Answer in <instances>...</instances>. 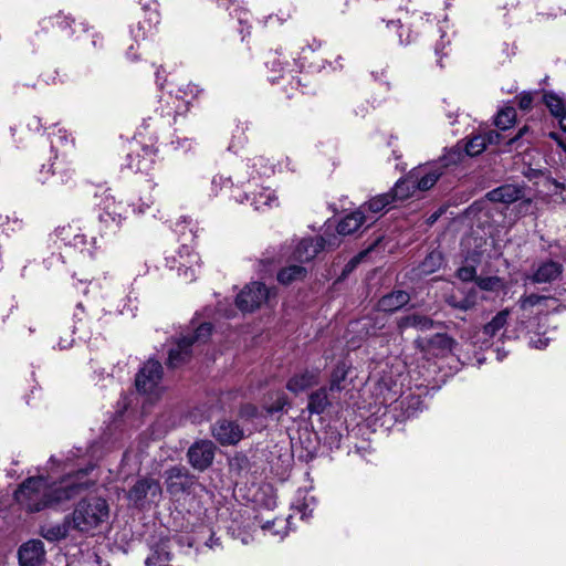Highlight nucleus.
<instances>
[{"label":"nucleus","mask_w":566,"mask_h":566,"mask_svg":"<svg viewBox=\"0 0 566 566\" xmlns=\"http://www.w3.org/2000/svg\"><path fill=\"white\" fill-rule=\"evenodd\" d=\"M287 405V398L284 395L277 397V399L266 408L268 413L273 415L280 412Z\"/></svg>","instance_id":"obj_41"},{"label":"nucleus","mask_w":566,"mask_h":566,"mask_svg":"<svg viewBox=\"0 0 566 566\" xmlns=\"http://www.w3.org/2000/svg\"><path fill=\"white\" fill-rule=\"evenodd\" d=\"M212 436L221 444L230 446L238 443L242 439L243 431L235 422L221 420L213 426Z\"/></svg>","instance_id":"obj_13"},{"label":"nucleus","mask_w":566,"mask_h":566,"mask_svg":"<svg viewBox=\"0 0 566 566\" xmlns=\"http://www.w3.org/2000/svg\"><path fill=\"white\" fill-rule=\"evenodd\" d=\"M524 197V188L517 185H502L485 195L491 202L511 205Z\"/></svg>","instance_id":"obj_15"},{"label":"nucleus","mask_w":566,"mask_h":566,"mask_svg":"<svg viewBox=\"0 0 566 566\" xmlns=\"http://www.w3.org/2000/svg\"><path fill=\"white\" fill-rule=\"evenodd\" d=\"M56 24L62 30L71 29V24L74 22L73 19L66 15H57L56 18Z\"/></svg>","instance_id":"obj_44"},{"label":"nucleus","mask_w":566,"mask_h":566,"mask_svg":"<svg viewBox=\"0 0 566 566\" xmlns=\"http://www.w3.org/2000/svg\"><path fill=\"white\" fill-rule=\"evenodd\" d=\"M560 128L566 132V109L557 117Z\"/></svg>","instance_id":"obj_46"},{"label":"nucleus","mask_w":566,"mask_h":566,"mask_svg":"<svg viewBox=\"0 0 566 566\" xmlns=\"http://www.w3.org/2000/svg\"><path fill=\"white\" fill-rule=\"evenodd\" d=\"M195 484V475L185 467H172L166 471L167 491L171 495L189 492Z\"/></svg>","instance_id":"obj_9"},{"label":"nucleus","mask_w":566,"mask_h":566,"mask_svg":"<svg viewBox=\"0 0 566 566\" xmlns=\"http://www.w3.org/2000/svg\"><path fill=\"white\" fill-rule=\"evenodd\" d=\"M544 102L556 118L566 109L563 99L554 94H545Z\"/></svg>","instance_id":"obj_36"},{"label":"nucleus","mask_w":566,"mask_h":566,"mask_svg":"<svg viewBox=\"0 0 566 566\" xmlns=\"http://www.w3.org/2000/svg\"><path fill=\"white\" fill-rule=\"evenodd\" d=\"M442 175L443 170L437 163L429 167H419L411 171V178L416 181L417 189L421 191L431 189Z\"/></svg>","instance_id":"obj_14"},{"label":"nucleus","mask_w":566,"mask_h":566,"mask_svg":"<svg viewBox=\"0 0 566 566\" xmlns=\"http://www.w3.org/2000/svg\"><path fill=\"white\" fill-rule=\"evenodd\" d=\"M347 374H348V368L346 366L345 363H338L332 374H331V378H329V386H328V390L329 391H340L344 387H343V381H345L346 377H347Z\"/></svg>","instance_id":"obj_30"},{"label":"nucleus","mask_w":566,"mask_h":566,"mask_svg":"<svg viewBox=\"0 0 566 566\" xmlns=\"http://www.w3.org/2000/svg\"><path fill=\"white\" fill-rule=\"evenodd\" d=\"M244 410H245L249 415H253V413H254V411H255V408H254V407H252V406H247V407L244 408Z\"/></svg>","instance_id":"obj_53"},{"label":"nucleus","mask_w":566,"mask_h":566,"mask_svg":"<svg viewBox=\"0 0 566 566\" xmlns=\"http://www.w3.org/2000/svg\"><path fill=\"white\" fill-rule=\"evenodd\" d=\"M270 293L263 283L253 282L238 294L237 306L242 312H253L270 298Z\"/></svg>","instance_id":"obj_6"},{"label":"nucleus","mask_w":566,"mask_h":566,"mask_svg":"<svg viewBox=\"0 0 566 566\" xmlns=\"http://www.w3.org/2000/svg\"><path fill=\"white\" fill-rule=\"evenodd\" d=\"M252 205L254 206L255 210H261L263 207L271 208L273 206H277V197L275 196L274 191L264 189L254 195Z\"/></svg>","instance_id":"obj_32"},{"label":"nucleus","mask_w":566,"mask_h":566,"mask_svg":"<svg viewBox=\"0 0 566 566\" xmlns=\"http://www.w3.org/2000/svg\"><path fill=\"white\" fill-rule=\"evenodd\" d=\"M386 27L389 29V30H394L397 32L398 34V40H399V43L400 44H409L411 42V38H410V33L407 32V36L406 39H403V27L400 24V21L399 20H391V21H388Z\"/></svg>","instance_id":"obj_38"},{"label":"nucleus","mask_w":566,"mask_h":566,"mask_svg":"<svg viewBox=\"0 0 566 566\" xmlns=\"http://www.w3.org/2000/svg\"><path fill=\"white\" fill-rule=\"evenodd\" d=\"M212 332V325L210 323L200 324L196 331L188 336H184L176 345L171 348L168 354V366L170 368H177L189 360L191 357V346L195 343H206Z\"/></svg>","instance_id":"obj_4"},{"label":"nucleus","mask_w":566,"mask_h":566,"mask_svg":"<svg viewBox=\"0 0 566 566\" xmlns=\"http://www.w3.org/2000/svg\"><path fill=\"white\" fill-rule=\"evenodd\" d=\"M549 137H551V138H553V139H555V140H557V139H558V135H557V133H554V132L549 133Z\"/></svg>","instance_id":"obj_55"},{"label":"nucleus","mask_w":566,"mask_h":566,"mask_svg":"<svg viewBox=\"0 0 566 566\" xmlns=\"http://www.w3.org/2000/svg\"><path fill=\"white\" fill-rule=\"evenodd\" d=\"M275 522H276L275 520H274V521H268V522L262 526V527H263V530H271V528H272V526H274Z\"/></svg>","instance_id":"obj_51"},{"label":"nucleus","mask_w":566,"mask_h":566,"mask_svg":"<svg viewBox=\"0 0 566 566\" xmlns=\"http://www.w3.org/2000/svg\"><path fill=\"white\" fill-rule=\"evenodd\" d=\"M93 468H90L92 470ZM88 468L78 471L75 475H69L59 483L46 486V509L59 507L64 503L80 496L94 485V481L86 479Z\"/></svg>","instance_id":"obj_2"},{"label":"nucleus","mask_w":566,"mask_h":566,"mask_svg":"<svg viewBox=\"0 0 566 566\" xmlns=\"http://www.w3.org/2000/svg\"><path fill=\"white\" fill-rule=\"evenodd\" d=\"M442 254L439 251L430 252L419 265L421 274L428 275L440 269Z\"/></svg>","instance_id":"obj_31"},{"label":"nucleus","mask_w":566,"mask_h":566,"mask_svg":"<svg viewBox=\"0 0 566 566\" xmlns=\"http://www.w3.org/2000/svg\"><path fill=\"white\" fill-rule=\"evenodd\" d=\"M545 300H546V296H543V295H537V294L525 295L520 298V306L522 310H526L528 307H533V306L539 304L541 302H543Z\"/></svg>","instance_id":"obj_39"},{"label":"nucleus","mask_w":566,"mask_h":566,"mask_svg":"<svg viewBox=\"0 0 566 566\" xmlns=\"http://www.w3.org/2000/svg\"><path fill=\"white\" fill-rule=\"evenodd\" d=\"M416 189V181L413 180V178H411L410 172L406 178L399 179L395 184V187L389 192L394 201L396 202L409 198L415 192Z\"/></svg>","instance_id":"obj_26"},{"label":"nucleus","mask_w":566,"mask_h":566,"mask_svg":"<svg viewBox=\"0 0 566 566\" xmlns=\"http://www.w3.org/2000/svg\"><path fill=\"white\" fill-rule=\"evenodd\" d=\"M563 271L564 266L562 263L554 260H546L537 265L530 279L533 283H551L557 280Z\"/></svg>","instance_id":"obj_16"},{"label":"nucleus","mask_w":566,"mask_h":566,"mask_svg":"<svg viewBox=\"0 0 566 566\" xmlns=\"http://www.w3.org/2000/svg\"><path fill=\"white\" fill-rule=\"evenodd\" d=\"M127 212L128 209L122 203L108 205L101 213L99 220L109 232H116L122 227L123 221L126 219Z\"/></svg>","instance_id":"obj_18"},{"label":"nucleus","mask_w":566,"mask_h":566,"mask_svg":"<svg viewBox=\"0 0 566 566\" xmlns=\"http://www.w3.org/2000/svg\"><path fill=\"white\" fill-rule=\"evenodd\" d=\"M516 118V111L513 107H505L495 117V126L502 130L510 128Z\"/></svg>","instance_id":"obj_34"},{"label":"nucleus","mask_w":566,"mask_h":566,"mask_svg":"<svg viewBox=\"0 0 566 566\" xmlns=\"http://www.w3.org/2000/svg\"><path fill=\"white\" fill-rule=\"evenodd\" d=\"M394 199L390 195V192H386L382 195H378L370 199L366 205H364L361 208H367L368 211L373 213H378L382 211L390 203H394Z\"/></svg>","instance_id":"obj_33"},{"label":"nucleus","mask_w":566,"mask_h":566,"mask_svg":"<svg viewBox=\"0 0 566 566\" xmlns=\"http://www.w3.org/2000/svg\"><path fill=\"white\" fill-rule=\"evenodd\" d=\"M464 149L461 143H458L455 146L451 147L437 163L441 168H446L449 166L457 165L461 163L465 157Z\"/></svg>","instance_id":"obj_29"},{"label":"nucleus","mask_w":566,"mask_h":566,"mask_svg":"<svg viewBox=\"0 0 566 566\" xmlns=\"http://www.w3.org/2000/svg\"><path fill=\"white\" fill-rule=\"evenodd\" d=\"M144 205H145L147 208H149V207L153 205V201L145 202Z\"/></svg>","instance_id":"obj_57"},{"label":"nucleus","mask_w":566,"mask_h":566,"mask_svg":"<svg viewBox=\"0 0 566 566\" xmlns=\"http://www.w3.org/2000/svg\"><path fill=\"white\" fill-rule=\"evenodd\" d=\"M462 296L459 297L457 294H451L447 297L446 302L449 306L460 310V311H469L473 308L476 304L478 292L475 289H470L468 292L462 291Z\"/></svg>","instance_id":"obj_22"},{"label":"nucleus","mask_w":566,"mask_h":566,"mask_svg":"<svg viewBox=\"0 0 566 566\" xmlns=\"http://www.w3.org/2000/svg\"><path fill=\"white\" fill-rule=\"evenodd\" d=\"M327 390L326 387H321L308 396L307 410L311 415H321L331 406Z\"/></svg>","instance_id":"obj_23"},{"label":"nucleus","mask_w":566,"mask_h":566,"mask_svg":"<svg viewBox=\"0 0 566 566\" xmlns=\"http://www.w3.org/2000/svg\"><path fill=\"white\" fill-rule=\"evenodd\" d=\"M346 4H347V3L345 2L343 6H340V7L337 9V10H338V12H339L340 14H344V13H345V7H346Z\"/></svg>","instance_id":"obj_54"},{"label":"nucleus","mask_w":566,"mask_h":566,"mask_svg":"<svg viewBox=\"0 0 566 566\" xmlns=\"http://www.w3.org/2000/svg\"><path fill=\"white\" fill-rule=\"evenodd\" d=\"M410 327L417 328L422 332L429 331L434 327V322L430 317L420 314L407 315L398 321V328L400 331Z\"/></svg>","instance_id":"obj_24"},{"label":"nucleus","mask_w":566,"mask_h":566,"mask_svg":"<svg viewBox=\"0 0 566 566\" xmlns=\"http://www.w3.org/2000/svg\"><path fill=\"white\" fill-rule=\"evenodd\" d=\"M20 566H41L45 559L44 544L40 539H30L18 551Z\"/></svg>","instance_id":"obj_11"},{"label":"nucleus","mask_w":566,"mask_h":566,"mask_svg":"<svg viewBox=\"0 0 566 566\" xmlns=\"http://www.w3.org/2000/svg\"><path fill=\"white\" fill-rule=\"evenodd\" d=\"M71 530H73L72 521L69 518L67 514L62 523L41 525L39 534L49 542H59L66 538Z\"/></svg>","instance_id":"obj_20"},{"label":"nucleus","mask_w":566,"mask_h":566,"mask_svg":"<svg viewBox=\"0 0 566 566\" xmlns=\"http://www.w3.org/2000/svg\"><path fill=\"white\" fill-rule=\"evenodd\" d=\"M481 136L484 139L485 146L488 144H499L501 140V134L495 130H489L484 134H481Z\"/></svg>","instance_id":"obj_43"},{"label":"nucleus","mask_w":566,"mask_h":566,"mask_svg":"<svg viewBox=\"0 0 566 566\" xmlns=\"http://www.w3.org/2000/svg\"><path fill=\"white\" fill-rule=\"evenodd\" d=\"M128 168L135 171H140L143 168L140 166V163H137L136 165L133 164V161H129L127 164Z\"/></svg>","instance_id":"obj_50"},{"label":"nucleus","mask_w":566,"mask_h":566,"mask_svg":"<svg viewBox=\"0 0 566 566\" xmlns=\"http://www.w3.org/2000/svg\"><path fill=\"white\" fill-rule=\"evenodd\" d=\"M457 277L463 282L476 280V270L474 266H462L457 271Z\"/></svg>","instance_id":"obj_40"},{"label":"nucleus","mask_w":566,"mask_h":566,"mask_svg":"<svg viewBox=\"0 0 566 566\" xmlns=\"http://www.w3.org/2000/svg\"><path fill=\"white\" fill-rule=\"evenodd\" d=\"M518 107L523 111H527L532 107L533 96L531 93H523L518 97Z\"/></svg>","instance_id":"obj_42"},{"label":"nucleus","mask_w":566,"mask_h":566,"mask_svg":"<svg viewBox=\"0 0 566 566\" xmlns=\"http://www.w3.org/2000/svg\"><path fill=\"white\" fill-rule=\"evenodd\" d=\"M163 377V366L159 361L149 359L136 375L135 385L138 391L149 394L155 390Z\"/></svg>","instance_id":"obj_7"},{"label":"nucleus","mask_w":566,"mask_h":566,"mask_svg":"<svg viewBox=\"0 0 566 566\" xmlns=\"http://www.w3.org/2000/svg\"><path fill=\"white\" fill-rule=\"evenodd\" d=\"M467 156L474 157L480 155L486 147L481 135H475L462 145Z\"/></svg>","instance_id":"obj_35"},{"label":"nucleus","mask_w":566,"mask_h":566,"mask_svg":"<svg viewBox=\"0 0 566 566\" xmlns=\"http://www.w3.org/2000/svg\"><path fill=\"white\" fill-rule=\"evenodd\" d=\"M161 495L159 481L153 478H142L128 491V500L136 507H144L146 504L155 503Z\"/></svg>","instance_id":"obj_5"},{"label":"nucleus","mask_w":566,"mask_h":566,"mask_svg":"<svg viewBox=\"0 0 566 566\" xmlns=\"http://www.w3.org/2000/svg\"><path fill=\"white\" fill-rule=\"evenodd\" d=\"M107 502L97 496L84 497L77 502L73 512L69 514L72 527L75 531L85 533L94 530L108 518Z\"/></svg>","instance_id":"obj_1"},{"label":"nucleus","mask_w":566,"mask_h":566,"mask_svg":"<svg viewBox=\"0 0 566 566\" xmlns=\"http://www.w3.org/2000/svg\"><path fill=\"white\" fill-rule=\"evenodd\" d=\"M207 545L210 547V548H214L217 546H220V541L219 538H214L213 536L210 537L209 542L207 543Z\"/></svg>","instance_id":"obj_49"},{"label":"nucleus","mask_w":566,"mask_h":566,"mask_svg":"<svg viewBox=\"0 0 566 566\" xmlns=\"http://www.w3.org/2000/svg\"><path fill=\"white\" fill-rule=\"evenodd\" d=\"M553 184H554L555 188L558 189V190H564L565 189V185L562 184V182H558L557 180H554Z\"/></svg>","instance_id":"obj_52"},{"label":"nucleus","mask_w":566,"mask_h":566,"mask_svg":"<svg viewBox=\"0 0 566 566\" xmlns=\"http://www.w3.org/2000/svg\"><path fill=\"white\" fill-rule=\"evenodd\" d=\"M46 486L42 476L28 478L15 490L14 500L28 512H40L46 509Z\"/></svg>","instance_id":"obj_3"},{"label":"nucleus","mask_w":566,"mask_h":566,"mask_svg":"<svg viewBox=\"0 0 566 566\" xmlns=\"http://www.w3.org/2000/svg\"><path fill=\"white\" fill-rule=\"evenodd\" d=\"M531 345L535 348H545L547 345H548V338H542V337H537L536 339L535 338H531Z\"/></svg>","instance_id":"obj_45"},{"label":"nucleus","mask_w":566,"mask_h":566,"mask_svg":"<svg viewBox=\"0 0 566 566\" xmlns=\"http://www.w3.org/2000/svg\"><path fill=\"white\" fill-rule=\"evenodd\" d=\"M475 282L484 291H495L501 286V279L499 276L478 277Z\"/></svg>","instance_id":"obj_37"},{"label":"nucleus","mask_w":566,"mask_h":566,"mask_svg":"<svg viewBox=\"0 0 566 566\" xmlns=\"http://www.w3.org/2000/svg\"><path fill=\"white\" fill-rule=\"evenodd\" d=\"M371 75L375 76V78H378L377 74L375 72H371Z\"/></svg>","instance_id":"obj_58"},{"label":"nucleus","mask_w":566,"mask_h":566,"mask_svg":"<svg viewBox=\"0 0 566 566\" xmlns=\"http://www.w3.org/2000/svg\"><path fill=\"white\" fill-rule=\"evenodd\" d=\"M306 275L305 268L301 265H290L282 269L277 273V281L284 285L291 284L294 281L302 280Z\"/></svg>","instance_id":"obj_28"},{"label":"nucleus","mask_w":566,"mask_h":566,"mask_svg":"<svg viewBox=\"0 0 566 566\" xmlns=\"http://www.w3.org/2000/svg\"><path fill=\"white\" fill-rule=\"evenodd\" d=\"M538 137V132L532 125H524L514 137L509 139L507 146L510 150L523 153L530 145L536 143Z\"/></svg>","instance_id":"obj_19"},{"label":"nucleus","mask_w":566,"mask_h":566,"mask_svg":"<svg viewBox=\"0 0 566 566\" xmlns=\"http://www.w3.org/2000/svg\"><path fill=\"white\" fill-rule=\"evenodd\" d=\"M364 253H360L358 256H356L353 262L354 263H357L359 261V259L363 256Z\"/></svg>","instance_id":"obj_56"},{"label":"nucleus","mask_w":566,"mask_h":566,"mask_svg":"<svg viewBox=\"0 0 566 566\" xmlns=\"http://www.w3.org/2000/svg\"><path fill=\"white\" fill-rule=\"evenodd\" d=\"M509 316L510 310L505 308L500 311L489 323L483 326L482 334L486 338H493L504 328Z\"/></svg>","instance_id":"obj_27"},{"label":"nucleus","mask_w":566,"mask_h":566,"mask_svg":"<svg viewBox=\"0 0 566 566\" xmlns=\"http://www.w3.org/2000/svg\"><path fill=\"white\" fill-rule=\"evenodd\" d=\"M149 21H153L156 24L159 23V13L157 11L149 12Z\"/></svg>","instance_id":"obj_47"},{"label":"nucleus","mask_w":566,"mask_h":566,"mask_svg":"<svg viewBox=\"0 0 566 566\" xmlns=\"http://www.w3.org/2000/svg\"><path fill=\"white\" fill-rule=\"evenodd\" d=\"M409 301V293L406 291L397 290L384 295L378 301V308L384 312H396L408 304Z\"/></svg>","instance_id":"obj_21"},{"label":"nucleus","mask_w":566,"mask_h":566,"mask_svg":"<svg viewBox=\"0 0 566 566\" xmlns=\"http://www.w3.org/2000/svg\"><path fill=\"white\" fill-rule=\"evenodd\" d=\"M216 182H217V178L214 177V178L212 179V185H214Z\"/></svg>","instance_id":"obj_59"},{"label":"nucleus","mask_w":566,"mask_h":566,"mask_svg":"<svg viewBox=\"0 0 566 566\" xmlns=\"http://www.w3.org/2000/svg\"><path fill=\"white\" fill-rule=\"evenodd\" d=\"M216 446L212 441L201 440L188 450V459L192 468L203 471L212 464Z\"/></svg>","instance_id":"obj_10"},{"label":"nucleus","mask_w":566,"mask_h":566,"mask_svg":"<svg viewBox=\"0 0 566 566\" xmlns=\"http://www.w3.org/2000/svg\"><path fill=\"white\" fill-rule=\"evenodd\" d=\"M454 339L443 333H437L431 337H418L415 346L421 353L432 356H443L452 350Z\"/></svg>","instance_id":"obj_8"},{"label":"nucleus","mask_w":566,"mask_h":566,"mask_svg":"<svg viewBox=\"0 0 566 566\" xmlns=\"http://www.w3.org/2000/svg\"><path fill=\"white\" fill-rule=\"evenodd\" d=\"M185 277L190 280V281H192L196 277L195 271H193L192 268H186V270H185Z\"/></svg>","instance_id":"obj_48"},{"label":"nucleus","mask_w":566,"mask_h":566,"mask_svg":"<svg viewBox=\"0 0 566 566\" xmlns=\"http://www.w3.org/2000/svg\"><path fill=\"white\" fill-rule=\"evenodd\" d=\"M325 247L323 237L307 238L300 241L294 250L293 258L300 262L314 259Z\"/></svg>","instance_id":"obj_17"},{"label":"nucleus","mask_w":566,"mask_h":566,"mask_svg":"<svg viewBox=\"0 0 566 566\" xmlns=\"http://www.w3.org/2000/svg\"><path fill=\"white\" fill-rule=\"evenodd\" d=\"M365 216L361 210L347 214L337 224V232L340 235H349L356 232L365 222Z\"/></svg>","instance_id":"obj_25"},{"label":"nucleus","mask_w":566,"mask_h":566,"mask_svg":"<svg viewBox=\"0 0 566 566\" xmlns=\"http://www.w3.org/2000/svg\"><path fill=\"white\" fill-rule=\"evenodd\" d=\"M321 379L319 368L304 369L294 374L286 382V388L297 395L313 386L318 385Z\"/></svg>","instance_id":"obj_12"}]
</instances>
